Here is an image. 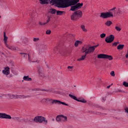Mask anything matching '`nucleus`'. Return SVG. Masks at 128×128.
Instances as JSON below:
<instances>
[{
	"instance_id": "4d7b16f0",
	"label": "nucleus",
	"mask_w": 128,
	"mask_h": 128,
	"mask_svg": "<svg viewBox=\"0 0 128 128\" xmlns=\"http://www.w3.org/2000/svg\"><path fill=\"white\" fill-rule=\"evenodd\" d=\"M111 86H112V85L108 86H107V88H110Z\"/></svg>"
},
{
	"instance_id": "774afa93",
	"label": "nucleus",
	"mask_w": 128,
	"mask_h": 128,
	"mask_svg": "<svg viewBox=\"0 0 128 128\" xmlns=\"http://www.w3.org/2000/svg\"><path fill=\"white\" fill-rule=\"evenodd\" d=\"M22 82H24V80H22Z\"/></svg>"
},
{
	"instance_id": "6e6552de",
	"label": "nucleus",
	"mask_w": 128,
	"mask_h": 128,
	"mask_svg": "<svg viewBox=\"0 0 128 128\" xmlns=\"http://www.w3.org/2000/svg\"><path fill=\"white\" fill-rule=\"evenodd\" d=\"M0 118H6V120H12V116L6 113H0Z\"/></svg>"
},
{
	"instance_id": "20e7f679",
	"label": "nucleus",
	"mask_w": 128,
	"mask_h": 128,
	"mask_svg": "<svg viewBox=\"0 0 128 128\" xmlns=\"http://www.w3.org/2000/svg\"><path fill=\"white\" fill-rule=\"evenodd\" d=\"M98 58H107L108 60H112L113 58L112 56H110L106 54H99L98 55Z\"/></svg>"
},
{
	"instance_id": "a211bd4d",
	"label": "nucleus",
	"mask_w": 128,
	"mask_h": 128,
	"mask_svg": "<svg viewBox=\"0 0 128 128\" xmlns=\"http://www.w3.org/2000/svg\"><path fill=\"white\" fill-rule=\"evenodd\" d=\"M87 50L89 51L90 54H92V52H94V48L92 47V46L88 47V48H87Z\"/></svg>"
},
{
	"instance_id": "0e129e2a",
	"label": "nucleus",
	"mask_w": 128,
	"mask_h": 128,
	"mask_svg": "<svg viewBox=\"0 0 128 128\" xmlns=\"http://www.w3.org/2000/svg\"><path fill=\"white\" fill-rule=\"evenodd\" d=\"M52 120H54V119H52Z\"/></svg>"
},
{
	"instance_id": "a19ab883",
	"label": "nucleus",
	"mask_w": 128,
	"mask_h": 128,
	"mask_svg": "<svg viewBox=\"0 0 128 128\" xmlns=\"http://www.w3.org/2000/svg\"><path fill=\"white\" fill-rule=\"evenodd\" d=\"M98 44H97V45H95V46H92V48H94V50H96V48H98Z\"/></svg>"
},
{
	"instance_id": "dca6fc26",
	"label": "nucleus",
	"mask_w": 128,
	"mask_h": 128,
	"mask_svg": "<svg viewBox=\"0 0 128 128\" xmlns=\"http://www.w3.org/2000/svg\"><path fill=\"white\" fill-rule=\"evenodd\" d=\"M23 80H26L27 82H32V79L28 76H24L23 77Z\"/></svg>"
},
{
	"instance_id": "680f3d73",
	"label": "nucleus",
	"mask_w": 128,
	"mask_h": 128,
	"mask_svg": "<svg viewBox=\"0 0 128 128\" xmlns=\"http://www.w3.org/2000/svg\"><path fill=\"white\" fill-rule=\"evenodd\" d=\"M126 66H128V61H126Z\"/></svg>"
},
{
	"instance_id": "13d9d810",
	"label": "nucleus",
	"mask_w": 128,
	"mask_h": 128,
	"mask_svg": "<svg viewBox=\"0 0 128 128\" xmlns=\"http://www.w3.org/2000/svg\"><path fill=\"white\" fill-rule=\"evenodd\" d=\"M32 62H38V61H33Z\"/></svg>"
},
{
	"instance_id": "f704fd0d",
	"label": "nucleus",
	"mask_w": 128,
	"mask_h": 128,
	"mask_svg": "<svg viewBox=\"0 0 128 128\" xmlns=\"http://www.w3.org/2000/svg\"><path fill=\"white\" fill-rule=\"evenodd\" d=\"M116 14H122V10H120V8L118 9L117 12H116Z\"/></svg>"
},
{
	"instance_id": "58836bf2",
	"label": "nucleus",
	"mask_w": 128,
	"mask_h": 128,
	"mask_svg": "<svg viewBox=\"0 0 128 128\" xmlns=\"http://www.w3.org/2000/svg\"><path fill=\"white\" fill-rule=\"evenodd\" d=\"M85 52L84 56H86V54H90L88 50L86 51V52Z\"/></svg>"
},
{
	"instance_id": "3c124183",
	"label": "nucleus",
	"mask_w": 128,
	"mask_h": 128,
	"mask_svg": "<svg viewBox=\"0 0 128 128\" xmlns=\"http://www.w3.org/2000/svg\"><path fill=\"white\" fill-rule=\"evenodd\" d=\"M42 92H48V90H46L45 89H42Z\"/></svg>"
},
{
	"instance_id": "39448f33",
	"label": "nucleus",
	"mask_w": 128,
	"mask_h": 128,
	"mask_svg": "<svg viewBox=\"0 0 128 128\" xmlns=\"http://www.w3.org/2000/svg\"><path fill=\"white\" fill-rule=\"evenodd\" d=\"M114 40V34H110L105 38V42H107V44H110Z\"/></svg>"
},
{
	"instance_id": "7c9ffc66",
	"label": "nucleus",
	"mask_w": 128,
	"mask_h": 128,
	"mask_svg": "<svg viewBox=\"0 0 128 128\" xmlns=\"http://www.w3.org/2000/svg\"><path fill=\"white\" fill-rule=\"evenodd\" d=\"M123 86H124L126 88H128V82H124Z\"/></svg>"
},
{
	"instance_id": "1a4fd4ad",
	"label": "nucleus",
	"mask_w": 128,
	"mask_h": 128,
	"mask_svg": "<svg viewBox=\"0 0 128 128\" xmlns=\"http://www.w3.org/2000/svg\"><path fill=\"white\" fill-rule=\"evenodd\" d=\"M62 118H64V121L66 120H68V117H66V116H64V115H58L56 117V122H62Z\"/></svg>"
},
{
	"instance_id": "c03bdc74",
	"label": "nucleus",
	"mask_w": 128,
	"mask_h": 128,
	"mask_svg": "<svg viewBox=\"0 0 128 128\" xmlns=\"http://www.w3.org/2000/svg\"><path fill=\"white\" fill-rule=\"evenodd\" d=\"M72 68L74 67L72 66H68V70H71Z\"/></svg>"
},
{
	"instance_id": "338daca9",
	"label": "nucleus",
	"mask_w": 128,
	"mask_h": 128,
	"mask_svg": "<svg viewBox=\"0 0 128 128\" xmlns=\"http://www.w3.org/2000/svg\"><path fill=\"white\" fill-rule=\"evenodd\" d=\"M2 54H4V53H2Z\"/></svg>"
},
{
	"instance_id": "f3484780",
	"label": "nucleus",
	"mask_w": 128,
	"mask_h": 128,
	"mask_svg": "<svg viewBox=\"0 0 128 128\" xmlns=\"http://www.w3.org/2000/svg\"><path fill=\"white\" fill-rule=\"evenodd\" d=\"M40 4H48V0H39Z\"/></svg>"
},
{
	"instance_id": "c756f323",
	"label": "nucleus",
	"mask_w": 128,
	"mask_h": 128,
	"mask_svg": "<svg viewBox=\"0 0 128 128\" xmlns=\"http://www.w3.org/2000/svg\"><path fill=\"white\" fill-rule=\"evenodd\" d=\"M48 20H46V24H48V22H50V18H51V17L50 16H48Z\"/></svg>"
},
{
	"instance_id": "aec40b11",
	"label": "nucleus",
	"mask_w": 128,
	"mask_h": 128,
	"mask_svg": "<svg viewBox=\"0 0 128 128\" xmlns=\"http://www.w3.org/2000/svg\"><path fill=\"white\" fill-rule=\"evenodd\" d=\"M124 44H120L118 46L117 49L119 50H122L124 49Z\"/></svg>"
},
{
	"instance_id": "de8ad7c7",
	"label": "nucleus",
	"mask_w": 128,
	"mask_h": 128,
	"mask_svg": "<svg viewBox=\"0 0 128 128\" xmlns=\"http://www.w3.org/2000/svg\"><path fill=\"white\" fill-rule=\"evenodd\" d=\"M125 112H127V114H128V108L125 109Z\"/></svg>"
},
{
	"instance_id": "864d4df0",
	"label": "nucleus",
	"mask_w": 128,
	"mask_h": 128,
	"mask_svg": "<svg viewBox=\"0 0 128 128\" xmlns=\"http://www.w3.org/2000/svg\"><path fill=\"white\" fill-rule=\"evenodd\" d=\"M42 26H45V24H46V22H43V23H42Z\"/></svg>"
},
{
	"instance_id": "f257e3e1",
	"label": "nucleus",
	"mask_w": 128,
	"mask_h": 128,
	"mask_svg": "<svg viewBox=\"0 0 128 128\" xmlns=\"http://www.w3.org/2000/svg\"><path fill=\"white\" fill-rule=\"evenodd\" d=\"M80 0H51V4L52 5L56 4V8H66L71 6L70 10L72 12H75L71 16L72 20H78L79 18H81L82 16V12L80 10L82 6L83 3H78L79 2Z\"/></svg>"
},
{
	"instance_id": "79ce46f5",
	"label": "nucleus",
	"mask_w": 128,
	"mask_h": 128,
	"mask_svg": "<svg viewBox=\"0 0 128 128\" xmlns=\"http://www.w3.org/2000/svg\"><path fill=\"white\" fill-rule=\"evenodd\" d=\"M106 97H102V102H106Z\"/></svg>"
},
{
	"instance_id": "6e6d98bb",
	"label": "nucleus",
	"mask_w": 128,
	"mask_h": 128,
	"mask_svg": "<svg viewBox=\"0 0 128 128\" xmlns=\"http://www.w3.org/2000/svg\"><path fill=\"white\" fill-rule=\"evenodd\" d=\"M4 94H2V96H0V98H2V96H4Z\"/></svg>"
},
{
	"instance_id": "e2e57ef3",
	"label": "nucleus",
	"mask_w": 128,
	"mask_h": 128,
	"mask_svg": "<svg viewBox=\"0 0 128 128\" xmlns=\"http://www.w3.org/2000/svg\"><path fill=\"white\" fill-rule=\"evenodd\" d=\"M0 18H2V16H0Z\"/></svg>"
},
{
	"instance_id": "ea45409f",
	"label": "nucleus",
	"mask_w": 128,
	"mask_h": 128,
	"mask_svg": "<svg viewBox=\"0 0 128 128\" xmlns=\"http://www.w3.org/2000/svg\"><path fill=\"white\" fill-rule=\"evenodd\" d=\"M118 46L116 42H114L112 44V46Z\"/></svg>"
},
{
	"instance_id": "423d86ee",
	"label": "nucleus",
	"mask_w": 128,
	"mask_h": 128,
	"mask_svg": "<svg viewBox=\"0 0 128 128\" xmlns=\"http://www.w3.org/2000/svg\"><path fill=\"white\" fill-rule=\"evenodd\" d=\"M112 15L108 13V12H103L100 13V18H110Z\"/></svg>"
},
{
	"instance_id": "6ab92c4d",
	"label": "nucleus",
	"mask_w": 128,
	"mask_h": 128,
	"mask_svg": "<svg viewBox=\"0 0 128 128\" xmlns=\"http://www.w3.org/2000/svg\"><path fill=\"white\" fill-rule=\"evenodd\" d=\"M66 14V12L64 11H60V10L56 11L57 16H62V14Z\"/></svg>"
},
{
	"instance_id": "bb28decb",
	"label": "nucleus",
	"mask_w": 128,
	"mask_h": 128,
	"mask_svg": "<svg viewBox=\"0 0 128 128\" xmlns=\"http://www.w3.org/2000/svg\"><path fill=\"white\" fill-rule=\"evenodd\" d=\"M80 27L82 30L83 32H88V30L86 28L84 25H81Z\"/></svg>"
},
{
	"instance_id": "cd10ccee",
	"label": "nucleus",
	"mask_w": 128,
	"mask_h": 128,
	"mask_svg": "<svg viewBox=\"0 0 128 128\" xmlns=\"http://www.w3.org/2000/svg\"><path fill=\"white\" fill-rule=\"evenodd\" d=\"M36 50H37L39 52V54H40V52H42L43 50L41 48H40L38 46L36 47Z\"/></svg>"
},
{
	"instance_id": "393cba45",
	"label": "nucleus",
	"mask_w": 128,
	"mask_h": 128,
	"mask_svg": "<svg viewBox=\"0 0 128 128\" xmlns=\"http://www.w3.org/2000/svg\"><path fill=\"white\" fill-rule=\"evenodd\" d=\"M112 24V21L108 20L106 22L105 25L107 26H110Z\"/></svg>"
},
{
	"instance_id": "bf43d9fd",
	"label": "nucleus",
	"mask_w": 128,
	"mask_h": 128,
	"mask_svg": "<svg viewBox=\"0 0 128 128\" xmlns=\"http://www.w3.org/2000/svg\"><path fill=\"white\" fill-rule=\"evenodd\" d=\"M38 73H39V74H40L41 72H40V69L38 70Z\"/></svg>"
},
{
	"instance_id": "5701e85b",
	"label": "nucleus",
	"mask_w": 128,
	"mask_h": 128,
	"mask_svg": "<svg viewBox=\"0 0 128 128\" xmlns=\"http://www.w3.org/2000/svg\"><path fill=\"white\" fill-rule=\"evenodd\" d=\"M86 56V55H83L80 58L78 59V62H80V60H84Z\"/></svg>"
},
{
	"instance_id": "4be33fe9",
	"label": "nucleus",
	"mask_w": 128,
	"mask_h": 128,
	"mask_svg": "<svg viewBox=\"0 0 128 128\" xmlns=\"http://www.w3.org/2000/svg\"><path fill=\"white\" fill-rule=\"evenodd\" d=\"M69 96L71 98H72V100H74L78 101V98L76 96L72 94H69Z\"/></svg>"
},
{
	"instance_id": "c9c22d12",
	"label": "nucleus",
	"mask_w": 128,
	"mask_h": 128,
	"mask_svg": "<svg viewBox=\"0 0 128 128\" xmlns=\"http://www.w3.org/2000/svg\"><path fill=\"white\" fill-rule=\"evenodd\" d=\"M51 33H52V31L50 30H47L46 31V34H50Z\"/></svg>"
},
{
	"instance_id": "f03ea898",
	"label": "nucleus",
	"mask_w": 128,
	"mask_h": 128,
	"mask_svg": "<svg viewBox=\"0 0 128 128\" xmlns=\"http://www.w3.org/2000/svg\"><path fill=\"white\" fill-rule=\"evenodd\" d=\"M43 102H50L51 104H62L63 106H68V104L64 102H62L60 100H52L50 98H45L42 100Z\"/></svg>"
},
{
	"instance_id": "a878e982",
	"label": "nucleus",
	"mask_w": 128,
	"mask_h": 128,
	"mask_svg": "<svg viewBox=\"0 0 128 128\" xmlns=\"http://www.w3.org/2000/svg\"><path fill=\"white\" fill-rule=\"evenodd\" d=\"M8 36H6V32H4V40L5 42V44H6V42H8Z\"/></svg>"
},
{
	"instance_id": "f8f14e48",
	"label": "nucleus",
	"mask_w": 128,
	"mask_h": 128,
	"mask_svg": "<svg viewBox=\"0 0 128 128\" xmlns=\"http://www.w3.org/2000/svg\"><path fill=\"white\" fill-rule=\"evenodd\" d=\"M30 98V96H24V95H18L16 94V98Z\"/></svg>"
},
{
	"instance_id": "9d476101",
	"label": "nucleus",
	"mask_w": 128,
	"mask_h": 128,
	"mask_svg": "<svg viewBox=\"0 0 128 128\" xmlns=\"http://www.w3.org/2000/svg\"><path fill=\"white\" fill-rule=\"evenodd\" d=\"M4 69L2 71V72L4 74H5V76H8L10 74V67L6 66L4 68Z\"/></svg>"
},
{
	"instance_id": "5fc2aeb1",
	"label": "nucleus",
	"mask_w": 128,
	"mask_h": 128,
	"mask_svg": "<svg viewBox=\"0 0 128 128\" xmlns=\"http://www.w3.org/2000/svg\"><path fill=\"white\" fill-rule=\"evenodd\" d=\"M64 118H62V122H67L68 120H66V121H64Z\"/></svg>"
},
{
	"instance_id": "9b49d317",
	"label": "nucleus",
	"mask_w": 128,
	"mask_h": 128,
	"mask_svg": "<svg viewBox=\"0 0 128 128\" xmlns=\"http://www.w3.org/2000/svg\"><path fill=\"white\" fill-rule=\"evenodd\" d=\"M20 54H21L22 58H26L28 56V60L30 62H32L30 61V54H28L26 53L20 52Z\"/></svg>"
},
{
	"instance_id": "09e8293b",
	"label": "nucleus",
	"mask_w": 128,
	"mask_h": 128,
	"mask_svg": "<svg viewBox=\"0 0 128 128\" xmlns=\"http://www.w3.org/2000/svg\"><path fill=\"white\" fill-rule=\"evenodd\" d=\"M126 58H128V49L127 50V52H126Z\"/></svg>"
},
{
	"instance_id": "7ed1b4c3",
	"label": "nucleus",
	"mask_w": 128,
	"mask_h": 128,
	"mask_svg": "<svg viewBox=\"0 0 128 128\" xmlns=\"http://www.w3.org/2000/svg\"><path fill=\"white\" fill-rule=\"evenodd\" d=\"M34 122H39L40 124H48V120L45 117L42 116H36L34 119Z\"/></svg>"
},
{
	"instance_id": "ddd939ff",
	"label": "nucleus",
	"mask_w": 128,
	"mask_h": 128,
	"mask_svg": "<svg viewBox=\"0 0 128 128\" xmlns=\"http://www.w3.org/2000/svg\"><path fill=\"white\" fill-rule=\"evenodd\" d=\"M54 52H56V54H64L62 50H58V46L56 47L54 49Z\"/></svg>"
},
{
	"instance_id": "8fccbe9b",
	"label": "nucleus",
	"mask_w": 128,
	"mask_h": 128,
	"mask_svg": "<svg viewBox=\"0 0 128 128\" xmlns=\"http://www.w3.org/2000/svg\"><path fill=\"white\" fill-rule=\"evenodd\" d=\"M12 76V75H10L9 76H7V78H10Z\"/></svg>"
},
{
	"instance_id": "37998d69",
	"label": "nucleus",
	"mask_w": 128,
	"mask_h": 128,
	"mask_svg": "<svg viewBox=\"0 0 128 128\" xmlns=\"http://www.w3.org/2000/svg\"><path fill=\"white\" fill-rule=\"evenodd\" d=\"M94 114H97L98 116H100V112H94Z\"/></svg>"
},
{
	"instance_id": "c85d7f7f",
	"label": "nucleus",
	"mask_w": 128,
	"mask_h": 128,
	"mask_svg": "<svg viewBox=\"0 0 128 128\" xmlns=\"http://www.w3.org/2000/svg\"><path fill=\"white\" fill-rule=\"evenodd\" d=\"M86 50H88L87 48H86L84 47H82V53L85 52H86Z\"/></svg>"
},
{
	"instance_id": "2eb2a0df",
	"label": "nucleus",
	"mask_w": 128,
	"mask_h": 128,
	"mask_svg": "<svg viewBox=\"0 0 128 128\" xmlns=\"http://www.w3.org/2000/svg\"><path fill=\"white\" fill-rule=\"evenodd\" d=\"M6 48L11 50H16V48L15 46H8L7 44H6Z\"/></svg>"
},
{
	"instance_id": "49530a36",
	"label": "nucleus",
	"mask_w": 128,
	"mask_h": 128,
	"mask_svg": "<svg viewBox=\"0 0 128 128\" xmlns=\"http://www.w3.org/2000/svg\"><path fill=\"white\" fill-rule=\"evenodd\" d=\"M118 92H124L122 91V90H118Z\"/></svg>"
},
{
	"instance_id": "a18cd8bd",
	"label": "nucleus",
	"mask_w": 128,
	"mask_h": 128,
	"mask_svg": "<svg viewBox=\"0 0 128 128\" xmlns=\"http://www.w3.org/2000/svg\"><path fill=\"white\" fill-rule=\"evenodd\" d=\"M78 44H82V42L78 40Z\"/></svg>"
},
{
	"instance_id": "69168bd1",
	"label": "nucleus",
	"mask_w": 128,
	"mask_h": 128,
	"mask_svg": "<svg viewBox=\"0 0 128 128\" xmlns=\"http://www.w3.org/2000/svg\"><path fill=\"white\" fill-rule=\"evenodd\" d=\"M45 48H46V46H45Z\"/></svg>"
},
{
	"instance_id": "e433bc0d",
	"label": "nucleus",
	"mask_w": 128,
	"mask_h": 128,
	"mask_svg": "<svg viewBox=\"0 0 128 128\" xmlns=\"http://www.w3.org/2000/svg\"><path fill=\"white\" fill-rule=\"evenodd\" d=\"M110 74H111V76H115L114 71L111 72L110 73Z\"/></svg>"
},
{
	"instance_id": "4c0bfd02",
	"label": "nucleus",
	"mask_w": 128,
	"mask_h": 128,
	"mask_svg": "<svg viewBox=\"0 0 128 128\" xmlns=\"http://www.w3.org/2000/svg\"><path fill=\"white\" fill-rule=\"evenodd\" d=\"M34 42H38L40 40L39 38H34L33 39Z\"/></svg>"
},
{
	"instance_id": "0eeeda50",
	"label": "nucleus",
	"mask_w": 128,
	"mask_h": 128,
	"mask_svg": "<svg viewBox=\"0 0 128 128\" xmlns=\"http://www.w3.org/2000/svg\"><path fill=\"white\" fill-rule=\"evenodd\" d=\"M116 8L114 7V8L110 9L109 12H108V13L110 14V18H114V16H116Z\"/></svg>"
},
{
	"instance_id": "052dcab7",
	"label": "nucleus",
	"mask_w": 128,
	"mask_h": 128,
	"mask_svg": "<svg viewBox=\"0 0 128 128\" xmlns=\"http://www.w3.org/2000/svg\"><path fill=\"white\" fill-rule=\"evenodd\" d=\"M116 43H117V44H120V42H116Z\"/></svg>"
},
{
	"instance_id": "4468645a",
	"label": "nucleus",
	"mask_w": 128,
	"mask_h": 128,
	"mask_svg": "<svg viewBox=\"0 0 128 128\" xmlns=\"http://www.w3.org/2000/svg\"><path fill=\"white\" fill-rule=\"evenodd\" d=\"M9 96L10 100H16V95L14 94H7Z\"/></svg>"
},
{
	"instance_id": "603ef678",
	"label": "nucleus",
	"mask_w": 128,
	"mask_h": 128,
	"mask_svg": "<svg viewBox=\"0 0 128 128\" xmlns=\"http://www.w3.org/2000/svg\"><path fill=\"white\" fill-rule=\"evenodd\" d=\"M39 24H40V26H42V22H39Z\"/></svg>"
},
{
	"instance_id": "2f4dec72",
	"label": "nucleus",
	"mask_w": 128,
	"mask_h": 128,
	"mask_svg": "<svg viewBox=\"0 0 128 128\" xmlns=\"http://www.w3.org/2000/svg\"><path fill=\"white\" fill-rule=\"evenodd\" d=\"M106 34L104 33H102L100 35V36L102 38H106Z\"/></svg>"
},
{
	"instance_id": "473e14b6",
	"label": "nucleus",
	"mask_w": 128,
	"mask_h": 128,
	"mask_svg": "<svg viewBox=\"0 0 128 128\" xmlns=\"http://www.w3.org/2000/svg\"><path fill=\"white\" fill-rule=\"evenodd\" d=\"M115 28L116 30L118 31V32H120V30H122V28H120L118 27V26H116Z\"/></svg>"
},
{
	"instance_id": "72a5a7b5",
	"label": "nucleus",
	"mask_w": 128,
	"mask_h": 128,
	"mask_svg": "<svg viewBox=\"0 0 128 128\" xmlns=\"http://www.w3.org/2000/svg\"><path fill=\"white\" fill-rule=\"evenodd\" d=\"M78 40H77L76 42H75L74 46L76 48V46H78Z\"/></svg>"
},
{
	"instance_id": "412c9836",
	"label": "nucleus",
	"mask_w": 128,
	"mask_h": 128,
	"mask_svg": "<svg viewBox=\"0 0 128 128\" xmlns=\"http://www.w3.org/2000/svg\"><path fill=\"white\" fill-rule=\"evenodd\" d=\"M57 10H56L54 9V8H51L50 10V14H56V12Z\"/></svg>"
},
{
	"instance_id": "b1692460",
	"label": "nucleus",
	"mask_w": 128,
	"mask_h": 128,
	"mask_svg": "<svg viewBox=\"0 0 128 128\" xmlns=\"http://www.w3.org/2000/svg\"><path fill=\"white\" fill-rule=\"evenodd\" d=\"M77 102H83V104H86V100L84 99H80V98H78L77 99Z\"/></svg>"
}]
</instances>
